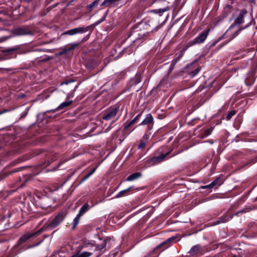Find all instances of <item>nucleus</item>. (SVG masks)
Listing matches in <instances>:
<instances>
[{
  "label": "nucleus",
  "mask_w": 257,
  "mask_h": 257,
  "mask_svg": "<svg viewBox=\"0 0 257 257\" xmlns=\"http://www.w3.org/2000/svg\"><path fill=\"white\" fill-rule=\"evenodd\" d=\"M148 26L146 25L143 26L140 28V29L136 28L132 31V36L135 38V40H140L143 39L144 37H146L149 34Z\"/></svg>",
  "instance_id": "1"
},
{
  "label": "nucleus",
  "mask_w": 257,
  "mask_h": 257,
  "mask_svg": "<svg viewBox=\"0 0 257 257\" xmlns=\"http://www.w3.org/2000/svg\"><path fill=\"white\" fill-rule=\"evenodd\" d=\"M65 216L63 213H59L51 221L46 223L43 228H50L51 229H53L56 227L63 220Z\"/></svg>",
  "instance_id": "2"
},
{
  "label": "nucleus",
  "mask_w": 257,
  "mask_h": 257,
  "mask_svg": "<svg viewBox=\"0 0 257 257\" xmlns=\"http://www.w3.org/2000/svg\"><path fill=\"white\" fill-rule=\"evenodd\" d=\"M118 111L116 107H111L106 109L103 114L102 119L106 120H109L115 117Z\"/></svg>",
  "instance_id": "3"
},
{
  "label": "nucleus",
  "mask_w": 257,
  "mask_h": 257,
  "mask_svg": "<svg viewBox=\"0 0 257 257\" xmlns=\"http://www.w3.org/2000/svg\"><path fill=\"white\" fill-rule=\"evenodd\" d=\"M89 30V27H80L67 31L63 33L64 35H73L77 34H82Z\"/></svg>",
  "instance_id": "4"
},
{
  "label": "nucleus",
  "mask_w": 257,
  "mask_h": 257,
  "mask_svg": "<svg viewBox=\"0 0 257 257\" xmlns=\"http://www.w3.org/2000/svg\"><path fill=\"white\" fill-rule=\"evenodd\" d=\"M208 34V31H204L201 33L198 37L195 38L193 41V44H199L203 42L206 39Z\"/></svg>",
  "instance_id": "5"
},
{
  "label": "nucleus",
  "mask_w": 257,
  "mask_h": 257,
  "mask_svg": "<svg viewBox=\"0 0 257 257\" xmlns=\"http://www.w3.org/2000/svg\"><path fill=\"white\" fill-rule=\"evenodd\" d=\"M79 46L78 43L69 44L66 45L64 48L63 51L60 53L61 54H64L68 52L71 51L77 47Z\"/></svg>",
  "instance_id": "6"
},
{
  "label": "nucleus",
  "mask_w": 257,
  "mask_h": 257,
  "mask_svg": "<svg viewBox=\"0 0 257 257\" xmlns=\"http://www.w3.org/2000/svg\"><path fill=\"white\" fill-rule=\"evenodd\" d=\"M175 237H171L169 238L167 240L162 242L161 244L158 245L157 246V248H159L163 246H164L163 249L167 248L171 245L170 243L174 241L175 239Z\"/></svg>",
  "instance_id": "7"
},
{
  "label": "nucleus",
  "mask_w": 257,
  "mask_h": 257,
  "mask_svg": "<svg viewBox=\"0 0 257 257\" xmlns=\"http://www.w3.org/2000/svg\"><path fill=\"white\" fill-rule=\"evenodd\" d=\"M43 228H41L39 231L37 232L34 233H28L24 235L21 238H20V240L24 242L26 241L28 239L30 238V237H32L35 234H40L42 232Z\"/></svg>",
  "instance_id": "8"
},
{
  "label": "nucleus",
  "mask_w": 257,
  "mask_h": 257,
  "mask_svg": "<svg viewBox=\"0 0 257 257\" xmlns=\"http://www.w3.org/2000/svg\"><path fill=\"white\" fill-rule=\"evenodd\" d=\"M153 121V116L151 114H148L146 116V117L144 119V120L140 123L139 125H147L151 123Z\"/></svg>",
  "instance_id": "9"
},
{
  "label": "nucleus",
  "mask_w": 257,
  "mask_h": 257,
  "mask_svg": "<svg viewBox=\"0 0 257 257\" xmlns=\"http://www.w3.org/2000/svg\"><path fill=\"white\" fill-rule=\"evenodd\" d=\"M170 152H168L165 154H162L159 156L155 157L152 159V161L155 162H160L164 160L165 158L170 154Z\"/></svg>",
  "instance_id": "10"
},
{
  "label": "nucleus",
  "mask_w": 257,
  "mask_h": 257,
  "mask_svg": "<svg viewBox=\"0 0 257 257\" xmlns=\"http://www.w3.org/2000/svg\"><path fill=\"white\" fill-rule=\"evenodd\" d=\"M183 55V52L181 51L179 54H177L176 55V58H174L172 61V63L171 64V68L173 69L174 66L176 64L178 60L182 57Z\"/></svg>",
  "instance_id": "11"
},
{
  "label": "nucleus",
  "mask_w": 257,
  "mask_h": 257,
  "mask_svg": "<svg viewBox=\"0 0 257 257\" xmlns=\"http://www.w3.org/2000/svg\"><path fill=\"white\" fill-rule=\"evenodd\" d=\"M142 174L141 173L137 172L130 175L126 179L127 181H134L141 176Z\"/></svg>",
  "instance_id": "12"
},
{
  "label": "nucleus",
  "mask_w": 257,
  "mask_h": 257,
  "mask_svg": "<svg viewBox=\"0 0 257 257\" xmlns=\"http://www.w3.org/2000/svg\"><path fill=\"white\" fill-rule=\"evenodd\" d=\"M15 34L16 35H24L29 34V32L24 28H18L15 30Z\"/></svg>",
  "instance_id": "13"
},
{
  "label": "nucleus",
  "mask_w": 257,
  "mask_h": 257,
  "mask_svg": "<svg viewBox=\"0 0 257 257\" xmlns=\"http://www.w3.org/2000/svg\"><path fill=\"white\" fill-rule=\"evenodd\" d=\"M97 167L93 168L89 172L86 174L80 180V183H82L88 179L96 171Z\"/></svg>",
  "instance_id": "14"
},
{
  "label": "nucleus",
  "mask_w": 257,
  "mask_h": 257,
  "mask_svg": "<svg viewBox=\"0 0 257 257\" xmlns=\"http://www.w3.org/2000/svg\"><path fill=\"white\" fill-rule=\"evenodd\" d=\"M246 12L242 11L238 15L237 18L236 19L235 22L236 24H237L238 25H240L242 24L243 22V16L245 14H246Z\"/></svg>",
  "instance_id": "15"
},
{
  "label": "nucleus",
  "mask_w": 257,
  "mask_h": 257,
  "mask_svg": "<svg viewBox=\"0 0 257 257\" xmlns=\"http://www.w3.org/2000/svg\"><path fill=\"white\" fill-rule=\"evenodd\" d=\"M72 103V101H66V102H64L62 103H61L58 106V107L56 109H54V110H53V111L54 112L56 110H60V109H62L65 107H66L68 106H69L70 105H71Z\"/></svg>",
  "instance_id": "16"
},
{
  "label": "nucleus",
  "mask_w": 257,
  "mask_h": 257,
  "mask_svg": "<svg viewBox=\"0 0 257 257\" xmlns=\"http://www.w3.org/2000/svg\"><path fill=\"white\" fill-rule=\"evenodd\" d=\"M89 209V205L87 203L84 204L80 208L79 214L82 215L84 213H85Z\"/></svg>",
  "instance_id": "17"
},
{
  "label": "nucleus",
  "mask_w": 257,
  "mask_h": 257,
  "mask_svg": "<svg viewBox=\"0 0 257 257\" xmlns=\"http://www.w3.org/2000/svg\"><path fill=\"white\" fill-rule=\"evenodd\" d=\"M92 254V253L85 251L80 253H77L74 254L73 257H89Z\"/></svg>",
  "instance_id": "18"
},
{
  "label": "nucleus",
  "mask_w": 257,
  "mask_h": 257,
  "mask_svg": "<svg viewBox=\"0 0 257 257\" xmlns=\"http://www.w3.org/2000/svg\"><path fill=\"white\" fill-rule=\"evenodd\" d=\"M200 247L199 245H195L191 248L190 250V253L192 254H197L200 250Z\"/></svg>",
  "instance_id": "19"
},
{
  "label": "nucleus",
  "mask_w": 257,
  "mask_h": 257,
  "mask_svg": "<svg viewBox=\"0 0 257 257\" xmlns=\"http://www.w3.org/2000/svg\"><path fill=\"white\" fill-rule=\"evenodd\" d=\"M132 189V187H130L127 189H125L120 191L116 196V198L121 197L124 195H125L127 192Z\"/></svg>",
  "instance_id": "20"
},
{
  "label": "nucleus",
  "mask_w": 257,
  "mask_h": 257,
  "mask_svg": "<svg viewBox=\"0 0 257 257\" xmlns=\"http://www.w3.org/2000/svg\"><path fill=\"white\" fill-rule=\"evenodd\" d=\"M82 215L80 214H78L76 217L73 220V228H75L77 225L78 224L80 218Z\"/></svg>",
  "instance_id": "21"
},
{
  "label": "nucleus",
  "mask_w": 257,
  "mask_h": 257,
  "mask_svg": "<svg viewBox=\"0 0 257 257\" xmlns=\"http://www.w3.org/2000/svg\"><path fill=\"white\" fill-rule=\"evenodd\" d=\"M82 215L80 214H78L76 217L73 220V228H75L77 225L78 224L80 218Z\"/></svg>",
  "instance_id": "22"
},
{
  "label": "nucleus",
  "mask_w": 257,
  "mask_h": 257,
  "mask_svg": "<svg viewBox=\"0 0 257 257\" xmlns=\"http://www.w3.org/2000/svg\"><path fill=\"white\" fill-rule=\"evenodd\" d=\"M218 181H219V179H216L213 182H212L211 183H210L209 185L202 187V188L205 189V188H213L217 184Z\"/></svg>",
  "instance_id": "23"
},
{
  "label": "nucleus",
  "mask_w": 257,
  "mask_h": 257,
  "mask_svg": "<svg viewBox=\"0 0 257 257\" xmlns=\"http://www.w3.org/2000/svg\"><path fill=\"white\" fill-rule=\"evenodd\" d=\"M218 181H219V179H216L213 182H212L211 183H210L209 185L202 187V188L205 189V188H213L217 184Z\"/></svg>",
  "instance_id": "24"
},
{
  "label": "nucleus",
  "mask_w": 257,
  "mask_h": 257,
  "mask_svg": "<svg viewBox=\"0 0 257 257\" xmlns=\"http://www.w3.org/2000/svg\"><path fill=\"white\" fill-rule=\"evenodd\" d=\"M141 116V114H139L138 115H137L128 124V125L125 126V128H127L128 127L130 126H131V125L134 124L135 123H136L137 122V121L140 118Z\"/></svg>",
  "instance_id": "25"
},
{
  "label": "nucleus",
  "mask_w": 257,
  "mask_h": 257,
  "mask_svg": "<svg viewBox=\"0 0 257 257\" xmlns=\"http://www.w3.org/2000/svg\"><path fill=\"white\" fill-rule=\"evenodd\" d=\"M99 0H95L93 3L87 6V8L90 9L91 11L92 9L98 5Z\"/></svg>",
  "instance_id": "26"
},
{
  "label": "nucleus",
  "mask_w": 257,
  "mask_h": 257,
  "mask_svg": "<svg viewBox=\"0 0 257 257\" xmlns=\"http://www.w3.org/2000/svg\"><path fill=\"white\" fill-rule=\"evenodd\" d=\"M106 245V240H103L100 245H98L96 247L95 250H101L104 248Z\"/></svg>",
  "instance_id": "27"
},
{
  "label": "nucleus",
  "mask_w": 257,
  "mask_h": 257,
  "mask_svg": "<svg viewBox=\"0 0 257 257\" xmlns=\"http://www.w3.org/2000/svg\"><path fill=\"white\" fill-rule=\"evenodd\" d=\"M232 216H225L222 218H220V220L218 221L217 223H219L220 222H226L228 221L230 219L232 218Z\"/></svg>",
  "instance_id": "28"
},
{
  "label": "nucleus",
  "mask_w": 257,
  "mask_h": 257,
  "mask_svg": "<svg viewBox=\"0 0 257 257\" xmlns=\"http://www.w3.org/2000/svg\"><path fill=\"white\" fill-rule=\"evenodd\" d=\"M168 10H169V8H164V9H158V10H154V12L155 13H164L165 12H166V11H167Z\"/></svg>",
  "instance_id": "29"
},
{
  "label": "nucleus",
  "mask_w": 257,
  "mask_h": 257,
  "mask_svg": "<svg viewBox=\"0 0 257 257\" xmlns=\"http://www.w3.org/2000/svg\"><path fill=\"white\" fill-rule=\"evenodd\" d=\"M236 112L235 110H231L230 112L228 113L227 115L226 118L227 120H229L232 116H233L235 114Z\"/></svg>",
  "instance_id": "30"
},
{
  "label": "nucleus",
  "mask_w": 257,
  "mask_h": 257,
  "mask_svg": "<svg viewBox=\"0 0 257 257\" xmlns=\"http://www.w3.org/2000/svg\"><path fill=\"white\" fill-rule=\"evenodd\" d=\"M200 71V69L199 68H197L196 69H195L194 71H193L192 72H190V75H192V76H195L197 74H198V73Z\"/></svg>",
  "instance_id": "31"
},
{
  "label": "nucleus",
  "mask_w": 257,
  "mask_h": 257,
  "mask_svg": "<svg viewBox=\"0 0 257 257\" xmlns=\"http://www.w3.org/2000/svg\"><path fill=\"white\" fill-rule=\"evenodd\" d=\"M146 146V142L141 141L139 145L138 148L139 149H143L145 148Z\"/></svg>",
  "instance_id": "32"
},
{
  "label": "nucleus",
  "mask_w": 257,
  "mask_h": 257,
  "mask_svg": "<svg viewBox=\"0 0 257 257\" xmlns=\"http://www.w3.org/2000/svg\"><path fill=\"white\" fill-rule=\"evenodd\" d=\"M211 132H212V129H211V128L206 130L204 132V136H208L210 135L211 133Z\"/></svg>",
  "instance_id": "33"
},
{
  "label": "nucleus",
  "mask_w": 257,
  "mask_h": 257,
  "mask_svg": "<svg viewBox=\"0 0 257 257\" xmlns=\"http://www.w3.org/2000/svg\"><path fill=\"white\" fill-rule=\"evenodd\" d=\"M105 2L107 4V6H110L112 4H115L114 0H105Z\"/></svg>",
  "instance_id": "34"
},
{
  "label": "nucleus",
  "mask_w": 257,
  "mask_h": 257,
  "mask_svg": "<svg viewBox=\"0 0 257 257\" xmlns=\"http://www.w3.org/2000/svg\"><path fill=\"white\" fill-rule=\"evenodd\" d=\"M162 25H159L156 26L155 27V28L152 29L151 30V31H156L158 30L159 29H160L162 27Z\"/></svg>",
  "instance_id": "35"
},
{
  "label": "nucleus",
  "mask_w": 257,
  "mask_h": 257,
  "mask_svg": "<svg viewBox=\"0 0 257 257\" xmlns=\"http://www.w3.org/2000/svg\"><path fill=\"white\" fill-rule=\"evenodd\" d=\"M101 6H107V4H106V3L105 2V0L101 4Z\"/></svg>",
  "instance_id": "36"
},
{
  "label": "nucleus",
  "mask_w": 257,
  "mask_h": 257,
  "mask_svg": "<svg viewBox=\"0 0 257 257\" xmlns=\"http://www.w3.org/2000/svg\"><path fill=\"white\" fill-rule=\"evenodd\" d=\"M143 138L144 139H145L146 140H147L148 137L147 135H145Z\"/></svg>",
  "instance_id": "37"
},
{
  "label": "nucleus",
  "mask_w": 257,
  "mask_h": 257,
  "mask_svg": "<svg viewBox=\"0 0 257 257\" xmlns=\"http://www.w3.org/2000/svg\"><path fill=\"white\" fill-rule=\"evenodd\" d=\"M243 212V211L237 212L236 213V215H238L239 213H242Z\"/></svg>",
  "instance_id": "38"
},
{
  "label": "nucleus",
  "mask_w": 257,
  "mask_h": 257,
  "mask_svg": "<svg viewBox=\"0 0 257 257\" xmlns=\"http://www.w3.org/2000/svg\"><path fill=\"white\" fill-rule=\"evenodd\" d=\"M239 31H239H237V32H236L234 33V35H235V36H234V37H235L236 36H237V35H238V33Z\"/></svg>",
  "instance_id": "39"
},
{
  "label": "nucleus",
  "mask_w": 257,
  "mask_h": 257,
  "mask_svg": "<svg viewBox=\"0 0 257 257\" xmlns=\"http://www.w3.org/2000/svg\"><path fill=\"white\" fill-rule=\"evenodd\" d=\"M68 84V82L66 81V82H64V83H62V84Z\"/></svg>",
  "instance_id": "40"
},
{
  "label": "nucleus",
  "mask_w": 257,
  "mask_h": 257,
  "mask_svg": "<svg viewBox=\"0 0 257 257\" xmlns=\"http://www.w3.org/2000/svg\"><path fill=\"white\" fill-rule=\"evenodd\" d=\"M104 20V19L102 20L101 21H99L98 23L99 24L101 22H102Z\"/></svg>",
  "instance_id": "41"
},
{
  "label": "nucleus",
  "mask_w": 257,
  "mask_h": 257,
  "mask_svg": "<svg viewBox=\"0 0 257 257\" xmlns=\"http://www.w3.org/2000/svg\"><path fill=\"white\" fill-rule=\"evenodd\" d=\"M250 2H252L254 0H249Z\"/></svg>",
  "instance_id": "42"
},
{
  "label": "nucleus",
  "mask_w": 257,
  "mask_h": 257,
  "mask_svg": "<svg viewBox=\"0 0 257 257\" xmlns=\"http://www.w3.org/2000/svg\"><path fill=\"white\" fill-rule=\"evenodd\" d=\"M2 113H3V112H0V114H2Z\"/></svg>",
  "instance_id": "43"
}]
</instances>
